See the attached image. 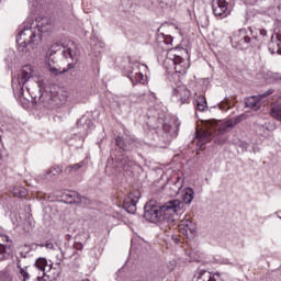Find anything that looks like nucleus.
Returning <instances> with one entry per match:
<instances>
[{"instance_id": "obj_1", "label": "nucleus", "mask_w": 281, "mask_h": 281, "mask_svg": "<svg viewBox=\"0 0 281 281\" xmlns=\"http://www.w3.org/2000/svg\"><path fill=\"white\" fill-rule=\"evenodd\" d=\"M147 125L155 131L158 137L159 148H167L170 142L179 135L181 122L175 119L172 124L166 117V112L157 106L149 108L147 111Z\"/></svg>"}, {"instance_id": "obj_2", "label": "nucleus", "mask_w": 281, "mask_h": 281, "mask_svg": "<svg viewBox=\"0 0 281 281\" xmlns=\"http://www.w3.org/2000/svg\"><path fill=\"white\" fill-rule=\"evenodd\" d=\"M182 210L183 202L179 200H170L160 206L151 200L144 206V218L149 223H160V225L175 227L176 216H179Z\"/></svg>"}, {"instance_id": "obj_3", "label": "nucleus", "mask_w": 281, "mask_h": 281, "mask_svg": "<svg viewBox=\"0 0 281 281\" xmlns=\"http://www.w3.org/2000/svg\"><path fill=\"white\" fill-rule=\"evenodd\" d=\"M32 78H34V68L32 65L23 66L18 76L12 78V91L15 98H23V100H27V102L31 100L33 104H36V102H41L45 93V82H37L38 97H32L30 86H27Z\"/></svg>"}, {"instance_id": "obj_4", "label": "nucleus", "mask_w": 281, "mask_h": 281, "mask_svg": "<svg viewBox=\"0 0 281 281\" xmlns=\"http://www.w3.org/2000/svg\"><path fill=\"white\" fill-rule=\"evenodd\" d=\"M57 56H61L63 60H67L68 65L67 68L63 69L50 67L49 71L52 76H60L63 74H67L69 69H74V67H76V63H78V57L76 56V43L71 40H68L53 44L46 53V58L48 63H56Z\"/></svg>"}, {"instance_id": "obj_5", "label": "nucleus", "mask_w": 281, "mask_h": 281, "mask_svg": "<svg viewBox=\"0 0 281 281\" xmlns=\"http://www.w3.org/2000/svg\"><path fill=\"white\" fill-rule=\"evenodd\" d=\"M41 41H43V37L30 23V18L26 19V22H24L18 31V52H20V54H30L31 49H34V47H36Z\"/></svg>"}, {"instance_id": "obj_6", "label": "nucleus", "mask_w": 281, "mask_h": 281, "mask_svg": "<svg viewBox=\"0 0 281 281\" xmlns=\"http://www.w3.org/2000/svg\"><path fill=\"white\" fill-rule=\"evenodd\" d=\"M231 45L234 49H238L239 52H247V49H251V47H260L262 45V40H258V37H251L247 33V29H240L233 33L229 37Z\"/></svg>"}, {"instance_id": "obj_7", "label": "nucleus", "mask_w": 281, "mask_h": 281, "mask_svg": "<svg viewBox=\"0 0 281 281\" xmlns=\"http://www.w3.org/2000/svg\"><path fill=\"white\" fill-rule=\"evenodd\" d=\"M111 157L113 161H115L116 168H119V170H123L130 176L133 175V171L137 168V162L133 159V156H127L126 154L117 156L114 150L111 153Z\"/></svg>"}, {"instance_id": "obj_8", "label": "nucleus", "mask_w": 281, "mask_h": 281, "mask_svg": "<svg viewBox=\"0 0 281 281\" xmlns=\"http://www.w3.org/2000/svg\"><path fill=\"white\" fill-rule=\"evenodd\" d=\"M165 63L172 65L175 72L186 76L188 74V69H190V64L183 59L180 55L175 53V50H170L167 53V58Z\"/></svg>"}, {"instance_id": "obj_9", "label": "nucleus", "mask_w": 281, "mask_h": 281, "mask_svg": "<svg viewBox=\"0 0 281 281\" xmlns=\"http://www.w3.org/2000/svg\"><path fill=\"white\" fill-rule=\"evenodd\" d=\"M115 144L120 150L123 153H133V150H138L144 146V143L137 140V138H133L131 136L126 137L125 139L122 136H116Z\"/></svg>"}, {"instance_id": "obj_10", "label": "nucleus", "mask_w": 281, "mask_h": 281, "mask_svg": "<svg viewBox=\"0 0 281 281\" xmlns=\"http://www.w3.org/2000/svg\"><path fill=\"white\" fill-rule=\"evenodd\" d=\"M30 24L36 30V32L43 38V34L52 30V18L47 15L30 18Z\"/></svg>"}, {"instance_id": "obj_11", "label": "nucleus", "mask_w": 281, "mask_h": 281, "mask_svg": "<svg viewBox=\"0 0 281 281\" xmlns=\"http://www.w3.org/2000/svg\"><path fill=\"white\" fill-rule=\"evenodd\" d=\"M268 47L270 50H272V54H281V21L277 24V27L273 30V34L271 35V40L268 43Z\"/></svg>"}, {"instance_id": "obj_12", "label": "nucleus", "mask_w": 281, "mask_h": 281, "mask_svg": "<svg viewBox=\"0 0 281 281\" xmlns=\"http://www.w3.org/2000/svg\"><path fill=\"white\" fill-rule=\"evenodd\" d=\"M139 201V193L133 192L126 195L123 200V210L127 212V214H135L137 211V202Z\"/></svg>"}, {"instance_id": "obj_13", "label": "nucleus", "mask_w": 281, "mask_h": 281, "mask_svg": "<svg viewBox=\"0 0 281 281\" xmlns=\"http://www.w3.org/2000/svg\"><path fill=\"white\" fill-rule=\"evenodd\" d=\"M14 243L8 235H0V261L7 260L12 251Z\"/></svg>"}, {"instance_id": "obj_14", "label": "nucleus", "mask_w": 281, "mask_h": 281, "mask_svg": "<svg viewBox=\"0 0 281 281\" xmlns=\"http://www.w3.org/2000/svg\"><path fill=\"white\" fill-rule=\"evenodd\" d=\"M172 94L178 99L180 104H190L191 92L188 87L180 85L173 88Z\"/></svg>"}, {"instance_id": "obj_15", "label": "nucleus", "mask_w": 281, "mask_h": 281, "mask_svg": "<svg viewBox=\"0 0 281 281\" xmlns=\"http://www.w3.org/2000/svg\"><path fill=\"white\" fill-rule=\"evenodd\" d=\"M172 36L171 35H166L164 33L158 34V38H157V44L158 47H160V49H162V52H173V54L178 53L179 49L177 48H170V45H172Z\"/></svg>"}, {"instance_id": "obj_16", "label": "nucleus", "mask_w": 281, "mask_h": 281, "mask_svg": "<svg viewBox=\"0 0 281 281\" xmlns=\"http://www.w3.org/2000/svg\"><path fill=\"white\" fill-rule=\"evenodd\" d=\"M228 5L227 0H213L212 9L214 16H226Z\"/></svg>"}, {"instance_id": "obj_17", "label": "nucleus", "mask_w": 281, "mask_h": 281, "mask_svg": "<svg viewBox=\"0 0 281 281\" xmlns=\"http://www.w3.org/2000/svg\"><path fill=\"white\" fill-rule=\"evenodd\" d=\"M180 234L183 236H190V234H196V224L191 220L184 218L178 225Z\"/></svg>"}, {"instance_id": "obj_18", "label": "nucleus", "mask_w": 281, "mask_h": 281, "mask_svg": "<svg viewBox=\"0 0 281 281\" xmlns=\"http://www.w3.org/2000/svg\"><path fill=\"white\" fill-rule=\"evenodd\" d=\"M195 142L200 148H203L205 146V144H207L209 142H212V132L196 131L195 132Z\"/></svg>"}, {"instance_id": "obj_19", "label": "nucleus", "mask_w": 281, "mask_h": 281, "mask_svg": "<svg viewBox=\"0 0 281 281\" xmlns=\"http://www.w3.org/2000/svg\"><path fill=\"white\" fill-rule=\"evenodd\" d=\"M78 128H83L82 133L83 135H89L93 128H95V125L93 124V121L91 119H87V116H82L77 121Z\"/></svg>"}, {"instance_id": "obj_20", "label": "nucleus", "mask_w": 281, "mask_h": 281, "mask_svg": "<svg viewBox=\"0 0 281 281\" xmlns=\"http://www.w3.org/2000/svg\"><path fill=\"white\" fill-rule=\"evenodd\" d=\"M127 78H130L133 86L144 85V82H146V79H144V74H142L138 68L136 72L135 69L130 68L127 70Z\"/></svg>"}, {"instance_id": "obj_21", "label": "nucleus", "mask_w": 281, "mask_h": 281, "mask_svg": "<svg viewBox=\"0 0 281 281\" xmlns=\"http://www.w3.org/2000/svg\"><path fill=\"white\" fill-rule=\"evenodd\" d=\"M241 122H243V115H239L236 119H231L221 125V127L218 128V133L221 134L227 133L229 128H234L236 124H240Z\"/></svg>"}, {"instance_id": "obj_22", "label": "nucleus", "mask_w": 281, "mask_h": 281, "mask_svg": "<svg viewBox=\"0 0 281 281\" xmlns=\"http://www.w3.org/2000/svg\"><path fill=\"white\" fill-rule=\"evenodd\" d=\"M260 97L259 95H252L245 99V108L251 109L252 111H260Z\"/></svg>"}, {"instance_id": "obj_23", "label": "nucleus", "mask_w": 281, "mask_h": 281, "mask_svg": "<svg viewBox=\"0 0 281 281\" xmlns=\"http://www.w3.org/2000/svg\"><path fill=\"white\" fill-rule=\"evenodd\" d=\"M16 267L19 268V279L21 281H29L32 278L27 271V266L21 267V260L19 257H16Z\"/></svg>"}, {"instance_id": "obj_24", "label": "nucleus", "mask_w": 281, "mask_h": 281, "mask_svg": "<svg viewBox=\"0 0 281 281\" xmlns=\"http://www.w3.org/2000/svg\"><path fill=\"white\" fill-rule=\"evenodd\" d=\"M183 188V182L179 179V177H176V180L173 181L172 186L169 188V196H177L179 192H181V189Z\"/></svg>"}, {"instance_id": "obj_25", "label": "nucleus", "mask_w": 281, "mask_h": 281, "mask_svg": "<svg viewBox=\"0 0 281 281\" xmlns=\"http://www.w3.org/2000/svg\"><path fill=\"white\" fill-rule=\"evenodd\" d=\"M182 201L186 203V205H190L192 201H194V189L192 188H186L182 192Z\"/></svg>"}, {"instance_id": "obj_26", "label": "nucleus", "mask_w": 281, "mask_h": 281, "mask_svg": "<svg viewBox=\"0 0 281 281\" xmlns=\"http://www.w3.org/2000/svg\"><path fill=\"white\" fill-rule=\"evenodd\" d=\"M169 82H171L172 88L175 89L176 87H179L180 85H183L181 80H183V75L179 74V72H172L171 75H169Z\"/></svg>"}, {"instance_id": "obj_27", "label": "nucleus", "mask_w": 281, "mask_h": 281, "mask_svg": "<svg viewBox=\"0 0 281 281\" xmlns=\"http://www.w3.org/2000/svg\"><path fill=\"white\" fill-rule=\"evenodd\" d=\"M35 267L36 269H38L40 271H43L44 276H45V268L48 267V269H52V265L47 263V259L40 257L35 260Z\"/></svg>"}, {"instance_id": "obj_28", "label": "nucleus", "mask_w": 281, "mask_h": 281, "mask_svg": "<svg viewBox=\"0 0 281 281\" xmlns=\"http://www.w3.org/2000/svg\"><path fill=\"white\" fill-rule=\"evenodd\" d=\"M68 196L70 199H72L70 201V203H87V201H89L87 198L80 195V193L76 192V191H70V194H68Z\"/></svg>"}, {"instance_id": "obj_29", "label": "nucleus", "mask_w": 281, "mask_h": 281, "mask_svg": "<svg viewBox=\"0 0 281 281\" xmlns=\"http://www.w3.org/2000/svg\"><path fill=\"white\" fill-rule=\"evenodd\" d=\"M196 103V110L198 111H205V109H207V99H205V97L203 95H199L195 100Z\"/></svg>"}, {"instance_id": "obj_30", "label": "nucleus", "mask_w": 281, "mask_h": 281, "mask_svg": "<svg viewBox=\"0 0 281 281\" xmlns=\"http://www.w3.org/2000/svg\"><path fill=\"white\" fill-rule=\"evenodd\" d=\"M83 167H85V161H80L78 164L67 166L65 168V172L66 175H71V172H78V170H80V168H83Z\"/></svg>"}, {"instance_id": "obj_31", "label": "nucleus", "mask_w": 281, "mask_h": 281, "mask_svg": "<svg viewBox=\"0 0 281 281\" xmlns=\"http://www.w3.org/2000/svg\"><path fill=\"white\" fill-rule=\"evenodd\" d=\"M257 35H254L252 38H257V41H262V44L265 43V41H267L268 37V32L265 29H258L257 30Z\"/></svg>"}, {"instance_id": "obj_32", "label": "nucleus", "mask_w": 281, "mask_h": 281, "mask_svg": "<svg viewBox=\"0 0 281 281\" xmlns=\"http://www.w3.org/2000/svg\"><path fill=\"white\" fill-rule=\"evenodd\" d=\"M271 117H274V120H279L281 122V105H277L271 109L270 111Z\"/></svg>"}, {"instance_id": "obj_33", "label": "nucleus", "mask_w": 281, "mask_h": 281, "mask_svg": "<svg viewBox=\"0 0 281 281\" xmlns=\"http://www.w3.org/2000/svg\"><path fill=\"white\" fill-rule=\"evenodd\" d=\"M12 273L10 272V270L4 269L0 271V281H12Z\"/></svg>"}, {"instance_id": "obj_34", "label": "nucleus", "mask_w": 281, "mask_h": 281, "mask_svg": "<svg viewBox=\"0 0 281 281\" xmlns=\"http://www.w3.org/2000/svg\"><path fill=\"white\" fill-rule=\"evenodd\" d=\"M60 172H63V169H60V167H53L46 172V175L49 179H52V177H58Z\"/></svg>"}, {"instance_id": "obj_35", "label": "nucleus", "mask_w": 281, "mask_h": 281, "mask_svg": "<svg viewBox=\"0 0 281 281\" xmlns=\"http://www.w3.org/2000/svg\"><path fill=\"white\" fill-rule=\"evenodd\" d=\"M13 194H14V196H19L20 199H23V198L27 196V190L15 188V189H13Z\"/></svg>"}, {"instance_id": "obj_36", "label": "nucleus", "mask_w": 281, "mask_h": 281, "mask_svg": "<svg viewBox=\"0 0 281 281\" xmlns=\"http://www.w3.org/2000/svg\"><path fill=\"white\" fill-rule=\"evenodd\" d=\"M30 251H32V248H30L29 245H25L23 250L20 251V256H15V261L16 258H19V260H21V258H27V254H30Z\"/></svg>"}, {"instance_id": "obj_37", "label": "nucleus", "mask_w": 281, "mask_h": 281, "mask_svg": "<svg viewBox=\"0 0 281 281\" xmlns=\"http://www.w3.org/2000/svg\"><path fill=\"white\" fill-rule=\"evenodd\" d=\"M45 3H49V0H33V8L38 10V8L45 5Z\"/></svg>"}, {"instance_id": "obj_38", "label": "nucleus", "mask_w": 281, "mask_h": 281, "mask_svg": "<svg viewBox=\"0 0 281 281\" xmlns=\"http://www.w3.org/2000/svg\"><path fill=\"white\" fill-rule=\"evenodd\" d=\"M220 108V111H227V104H225L223 101L217 103L213 109Z\"/></svg>"}, {"instance_id": "obj_39", "label": "nucleus", "mask_w": 281, "mask_h": 281, "mask_svg": "<svg viewBox=\"0 0 281 281\" xmlns=\"http://www.w3.org/2000/svg\"><path fill=\"white\" fill-rule=\"evenodd\" d=\"M271 93H273V90L269 89L266 92H263L262 94H259V98H260V100H262V98H268V95H271Z\"/></svg>"}, {"instance_id": "obj_40", "label": "nucleus", "mask_w": 281, "mask_h": 281, "mask_svg": "<svg viewBox=\"0 0 281 281\" xmlns=\"http://www.w3.org/2000/svg\"><path fill=\"white\" fill-rule=\"evenodd\" d=\"M74 248L80 251L82 249V243H75Z\"/></svg>"}, {"instance_id": "obj_41", "label": "nucleus", "mask_w": 281, "mask_h": 281, "mask_svg": "<svg viewBox=\"0 0 281 281\" xmlns=\"http://www.w3.org/2000/svg\"><path fill=\"white\" fill-rule=\"evenodd\" d=\"M221 265H232V266H234V263L229 262V259H227V258H223L221 260Z\"/></svg>"}, {"instance_id": "obj_42", "label": "nucleus", "mask_w": 281, "mask_h": 281, "mask_svg": "<svg viewBox=\"0 0 281 281\" xmlns=\"http://www.w3.org/2000/svg\"><path fill=\"white\" fill-rule=\"evenodd\" d=\"M45 247H46V249H54V244H52V243H46V244H45Z\"/></svg>"}, {"instance_id": "obj_43", "label": "nucleus", "mask_w": 281, "mask_h": 281, "mask_svg": "<svg viewBox=\"0 0 281 281\" xmlns=\"http://www.w3.org/2000/svg\"><path fill=\"white\" fill-rule=\"evenodd\" d=\"M172 240H173L176 244H179L181 239H179L178 236L172 235Z\"/></svg>"}, {"instance_id": "obj_44", "label": "nucleus", "mask_w": 281, "mask_h": 281, "mask_svg": "<svg viewBox=\"0 0 281 281\" xmlns=\"http://www.w3.org/2000/svg\"><path fill=\"white\" fill-rule=\"evenodd\" d=\"M168 3L160 2V8H166Z\"/></svg>"}, {"instance_id": "obj_45", "label": "nucleus", "mask_w": 281, "mask_h": 281, "mask_svg": "<svg viewBox=\"0 0 281 281\" xmlns=\"http://www.w3.org/2000/svg\"><path fill=\"white\" fill-rule=\"evenodd\" d=\"M135 248V239H132V249Z\"/></svg>"}, {"instance_id": "obj_46", "label": "nucleus", "mask_w": 281, "mask_h": 281, "mask_svg": "<svg viewBox=\"0 0 281 281\" xmlns=\"http://www.w3.org/2000/svg\"><path fill=\"white\" fill-rule=\"evenodd\" d=\"M278 217L281 218V211L277 212Z\"/></svg>"}, {"instance_id": "obj_47", "label": "nucleus", "mask_w": 281, "mask_h": 281, "mask_svg": "<svg viewBox=\"0 0 281 281\" xmlns=\"http://www.w3.org/2000/svg\"><path fill=\"white\" fill-rule=\"evenodd\" d=\"M46 271H52V269H49V267H46L45 268V273H46Z\"/></svg>"}, {"instance_id": "obj_48", "label": "nucleus", "mask_w": 281, "mask_h": 281, "mask_svg": "<svg viewBox=\"0 0 281 281\" xmlns=\"http://www.w3.org/2000/svg\"><path fill=\"white\" fill-rule=\"evenodd\" d=\"M36 281H43V277H37Z\"/></svg>"}, {"instance_id": "obj_49", "label": "nucleus", "mask_w": 281, "mask_h": 281, "mask_svg": "<svg viewBox=\"0 0 281 281\" xmlns=\"http://www.w3.org/2000/svg\"><path fill=\"white\" fill-rule=\"evenodd\" d=\"M250 3L251 5H254L256 3V0H251Z\"/></svg>"}, {"instance_id": "obj_50", "label": "nucleus", "mask_w": 281, "mask_h": 281, "mask_svg": "<svg viewBox=\"0 0 281 281\" xmlns=\"http://www.w3.org/2000/svg\"><path fill=\"white\" fill-rule=\"evenodd\" d=\"M175 269V266H171V268H169V271H172Z\"/></svg>"}, {"instance_id": "obj_51", "label": "nucleus", "mask_w": 281, "mask_h": 281, "mask_svg": "<svg viewBox=\"0 0 281 281\" xmlns=\"http://www.w3.org/2000/svg\"><path fill=\"white\" fill-rule=\"evenodd\" d=\"M171 3H177V0H171Z\"/></svg>"}, {"instance_id": "obj_52", "label": "nucleus", "mask_w": 281, "mask_h": 281, "mask_svg": "<svg viewBox=\"0 0 281 281\" xmlns=\"http://www.w3.org/2000/svg\"><path fill=\"white\" fill-rule=\"evenodd\" d=\"M182 52H184V54H188V50H186V49H183V48H182Z\"/></svg>"}]
</instances>
